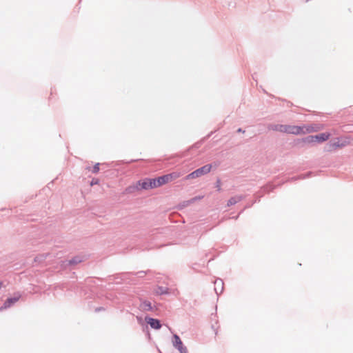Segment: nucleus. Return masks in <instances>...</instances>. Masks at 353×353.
Masks as SVG:
<instances>
[{
	"mask_svg": "<svg viewBox=\"0 0 353 353\" xmlns=\"http://www.w3.org/2000/svg\"><path fill=\"white\" fill-rule=\"evenodd\" d=\"M274 130L292 134H302L310 133L316 131L318 129L312 126H296V125H277L274 127Z\"/></svg>",
	"mask_w": 353,
	"mask_h": 353,
	"instance_id": "nucleus-1",
	"label": "nucleus"
},
{
	"mask_svg": "<svg viewBox=\"0 0 353 353\" xmlns=\"http://www.w3.org/2000/svg\"><path fill=\"white\" fill-rule=\"evenodd\" d=\"M211 168H212L211 165H209V164L205 165L196 170L195 171L191 172L190 174H188L185 176V179L189 180V179H196V178L200 177L204 174L209 173L211 170Z\"/></svg>",
	"mask_w": 353,
	"mask_h": 353,
	"instance_id": "nucleus-2",
	"label": "nucleus"
},
{
	"mask_svg": "<svg viewBox=\"0 0 353 353\" xmlns=\"http://www.w3.org/2000/svg\"><path fill=\"white\" fill-rule=\"evenodd\" d=\"M153 182H154V179H146L143 181H139L137 183V188H140L141 189H145V190L155 188H157V186H154Z\"/></svg>",
	"mask_w": 353,
	"mask_h": 353,
	"instance_id": "nucleus-3",
	"label": "nucleus"
},
{
	"mask_svg": "<svg viewBox=\"0 0 353 353\" xmlns=\"http://www.w3.org/2000/svg\"><path fill=\"white\" fill-rule=\"evenodd\" d=\"M350 143V139L348 137L338 139L332 143V148H342Z\"/></svg>",
	"mask_w": 353,
	"mask_h": 353,
	"instance_id": "nucleus-4",
	"label": "nucleus"
},
{
	"mask_svg": "<svg viewBox=\"0 0 353 353\" xmlns=\"http://www.w3.org/2000/svg\"><path fill=\"white\" fill-rule=\"evenodd\" d=\"M20 297H21V295L17 294L14 297L8 298L3 303V306L0 307V311L10 307L12 304L17 302L19 300Z\"/></svg>",
	"mask_w": 353,
	"mask_h": 353,
	"instance_id": "nucleus-5",
	"label": "nucleus"
},
{
	"mask_svg": "<svg viewBox=\"0 0 353 353\" xmlns=\"http://www.w3.org/2000/svg\"><path fill=\"white\" fill-rule=\"evenodd\" d=\"M170 182V180H168V177L167 174L158 177L157 179H154V186L159 187L162 185L166 184Z\"/></svg>",
	"mask_w": 353,
	"mask_h": 353,
	"instance_id": "nucleus-6",
	"label": "nucleus"
},
{
	"mask_svg": "<svg viewBox=\"0 0 353 353\" xmlns=\"http://www.w3.org/2000/svg\"><path fill=\"white\" fill-rule=\"evenodd\" d=\"M145 321L151 326L152 328L158 330L161 327V323L158 319L152 318H145Z\"/></svg>",
	"mask_w": 353,
	"mask_h": 353,
	"instance_id": "nucleus-7",
	"label": "nucleus"
},
{
	"mask_svg": "<svg viewBox=\"0 0 353 353\" xmlns=\"http://www.w3.org/2000/svg\"><path fill=\"white\" fill-rule=\"evenodd\" d=\"M330 137V134L327 132L321 133L317 135H314L315 141L316 142H323L326 140H327Z\"/></svg>",
	"mask_w": 353,
	"mask_h": 353,
	"instance_id": "nucleus-8",
	"label": "nucleus"
},
{
	"mask_svg": "<svg viewBox=\"0 0 353 353\" xmlns=\"http://www.w3.org/2000/svg\"><path fill=\"white\" fill-rule=\"evenodd\" d=\"M181 175H182V173H181L179 172H173L170 174H167V176L168 177V180H170V182L179 178Z\"/></svg>",
	"mask_w": 353,
	"mask_h": 353,
	"instance_id": "nucleus-9",
	"label": "nucleus"
},
{
	"mask_svg": "<svg viewBox=\"0 0 353 353\" xmlns=\"http://www.w3.org/2000/svg\"><path fill=\"white\" fill-rule=\"evenodd\" d=\"M172 343H173V345L176 347V348H179L181 345H183V343L181 340V339L179 338V336L176 334H174V336H173V341H172Z\"/></svg>",
	"mask_w": 353,
	"mask_h": 353,
	"instance_id": "nucleus-10",
	"label": "nucleus"
},
{
	"mask_svg": "<svg viewBox=\"0 0 353 353\" xmlns=\"http://www.w3.org/2000/svg\"><path fill=\"white\" fill-rule=\"evenodd\" d=\"M157 293L159 294H168L169 290L167 288L159 287L157 290Z\"/></svg>",
	"mask_w": 353,
	"mask_h": 353,
	"instance_id": "nucleus-11",
	"label": "nucleus"
},
{
	"mask_svg": "<svg viewBox=\"0 0 353 353\" xmlns=\"http://www.w3.org/2000/svg\"><path fill=\"white\" fill-rule=\"evenodd\" d=\"M304 141H305V142H306V143H313V142H316V141H315L314 136H309V137H306V138L304 139Z\"/></svg>",
	"mask_w": 353,
	"mask_h": 353,
	"instance_id": "nucleus-12",
	"label": "nucleus"
},
{
	"mask_svg": "<svg viewBox=\"0 0 353 353\" xmlns=\"http://www.w3.org/2000/svg\"><path fill=\"white\" fill-rule=\"evenodd\" d=\"M178 350H179L180 353H188L187 348L184 347L183 345H181Z\"/></svg>",
	"mask_w": 353,
	"mask_h": 353,
	"instance_id": "nucleus-13",
	"label": "nucleus"
},
{
	"mask_svg": "<svg viewBox=\"0 0 353 353\" xmlns=\"http://www.w3.org/2000/svg\"><path fill=\"white\" fill-rule=\"evenodd\" d=\"M99 170V163H96L94 166L93 167L92 172L93 173H97Z\"/></svg>",
	"mask_w": 353,
	"mask_h": 353,
	"instance_id": "nucleus-14",
	"label": "nucleus"
},
{
	"mask_svg": "<svg viewBox=\"0 0 353 353\" xmlns=\"http://www.w3.org/2000/svg\"><path fill=\"white\" fill-rule=\"evenodd\" d=\"M202 198H203V196L194 197L190 200V202L193 203L198 199H201Z\"/></svg>",
	"mask_w": 353,
	"mask_h": 353,
	"instance_id": "nucleus-15",
	"label": "nucleus"
},
{
	"mask_svg": "<svg viewBox=\"0 0 353 353\" xmlns=\"http://www.w3.org/2000/svg\"><path fill=\"white\" fill-rule=\"evenodd\" d=\"M143 304H144L145 306H148V307H151L150 303H149V302H145Z\"/></svg>",
	"mask_w": 353,
	"mask_h": 353,
	"instance_id": "nucleus-16",
	"label": "nucleus"
},
{
	"mask_svg": "<svg viewBox=\"0 0 353 353\" xmlns=\"http://www.w3.org/2000/svg\"><path fill=\"white\" fill-rule=\"evenodd\" d=\"M229 202H230V204H232V203H235V201H232V199H230V200L229 201Z\"/></svg>",
	"mask_w": 353,
	"mask_h": 353,
	"instance_id": "nucleus-17",
	"label": "nucleus"
},
{
	"mask_svg": "<svg viewBox=\"0 0 353 353\" xmlns=\"http://www.w3.org/2000/svg\"><path fill=\"white\" fill-rule=\"evenodd\" d=\"M3 286V283L0 281V288Z\"/></svg>",
	"mask_w": 353,
	"mask_h": 353,
	"instance_id": "nucleus-18",
	"label": "nucleus"
}]
</instances>
